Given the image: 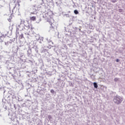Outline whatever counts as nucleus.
I'll use <instances>...</instances> for the list:
<instances>
[{"mask_svg":"<svg viewBox=\"0 0 125 125\" xmlns=\"http://www.w3.org/2000/svg\"><path fill=\"white\" fill-rule=\"evenodd\" d=\"M74 13H75V14H79V11H78V10H75L74 11Z\"/></svg>","mask_w":125,"mask_h":125,"instance_id":"nucleus-7","label":"nucleus"},{"mask_svg":"<svg viewBox=\"0 0 125 125\" xmlns=\"http://www.w3.org/2000/svg\"><path fill=\"white\" fill-rule=\"evenodd\" d=\"M30 21H36L37 20V17L36 16H33L30 17Z\"/></svg>","mask_w":125,"mask_h":125,"instance_id":"nucleus-2","label":"nucleus"},{"mask_svg":"<svg viewBox=\"0 0 125 125\" xmlns=\"http://www.w3.org/2000/svg\"><path fill=\"white\" fill-rule=\"evenodd\" d=\"M12 19V17H11V19H10V20L9 21V22H11V20Z\"/></svg>","mask_w":125,"mask_h":125,"instance_id":"nucleus-11","label":"nucleus"},{"mask_svg":"<svg viewBox=\"0 0 125 125\" xmlns=\"http://www.w3.org/2000/svg\"><path fill=\"white\" fill-rule=\"evenodd\" d=\"M47 14L50 17L51 16L50 14H52V12L51 11H49L47 12Z\"/></svg>","mask_w":125,"mask_h":125,"instance_id":"nucleus-6","label":"nucleus"},{"mask_svg":"<svg viewBox=\"0 0 125 125\" xmlns=\"http://www.w3.org/2000/svg\"><path fill=\"white\" fill-rule=\"evenodd\" d=\"M50 92H51V93H53L54 92V90L51 89V90H50Z\"/></svg>","mask_w":125,"mask_h":125,"instance_id":"nucleus-9","label":"nucleus"},{"mask_svg":"<svg viewBox=\"0 0 125 125\" xmlns=\"http://www.w3.org/2000/svg\"><path fill=\"white\" fill-rule=\"evenodd\" d=\"M23 38H24V36L23 35V34H21V35H20L19 38L20 39V40H22V39H23Z\"/></svg>","mask_w":125,"mask_h":125,"instance_id":"nucleus-5","label":"nucleus"},{"mask_svg":"<svg viewBox=\"0 0 125 125\" xmlns=\"http://www.w3.org/2000/svg\"><path fill=\"white\" fill-rule=\"evenodd\" d=\"M4 39H5V37H3V36H1L0 37V41L1 42H3V41H4Z\"/></svg>","mask_w":125,"mask_h":125,"instance_id":"nucleus-3","label":"nucleus"},{"mask_svg":"<svg viewBox=\"0 0 125 125\" xmlns=\"http://www.w3.org/2000/svg\"><path fill=\"white\" fill-rule=\"evenodd\" d=\"M113 101L114 103H115L116 104H119L122 103V102H123V99L121 97L117 95L114 98Z\"/></svg>","mask_w":125,"mask_h":125,"instance_id":"nucleus-1","label":"nucleus"},{"mask_svg":"<svg viewBox=\"0 0 125 125\" xmlns=\"http://www.w3.org/2000/svg\"><path fill=\"white\" fill-rule=\"evenodd\" d=\"M114 2H115L116 1V0L113 1Z\"/></svg>","mask_w":125,"mask_h":125,"instance_id":"nucleus-13","label":"nucleus"},{"mask_svg":"<svg viewBox=\"0 0 125 125\" xmlns=\"http://www.w3.org/2000/svg\"><path fill=\"white\" fill-rule=\"evenodd\" d=\"M114 81H115V82H118V81H119V79H118V78H115V79H114Z\"/></svg>","mask_w":125,"mask_h":125,"instance_id":"nucleus-10","label":"nucleus"},{"mask_svg":"<svg viewBox=\"0 0 125 125\" xmlns=\"http://www.w3.org/2000/svg\"><path fill=\"white\" fill-rule=\"evenodd\" d=\"M119 61H120V60H119V59H117L116 61V62H119Z\"/></svg>","mask_w":125,"mask_h":125,"instance_id":"nucleus-12","label":"nucleus"},{"mask_svg":"<svg viewBox=\"0 0 125 125\" xmlns=\"http://www.w3.org/2000/svg\"><path fill=\"white\" fill-rule=\"evenodd\" d=\"M93 84H94V86L95 88H97V87H98V85H97V83H95L94 82L93 83Z\"/></svg>","mask_w":125,"mask_h":125,"instance_id":"nucleus-4","label":"nucleus"},{"mask_svg":"<svg viewBox=\"0 0 125 125\" xmlns=\"http://www.w3.org/2000/svg\"><path fill=\"white\" fill-rule=\"evenodd\" d=\"M48 118L49 120H51V119H52V117H51V115H49L48 116Z\"/></svg>","mask_w":125,"mask_h":125,"instance_id":"nucleus-8","label":"nucleus"}]
</instances>
